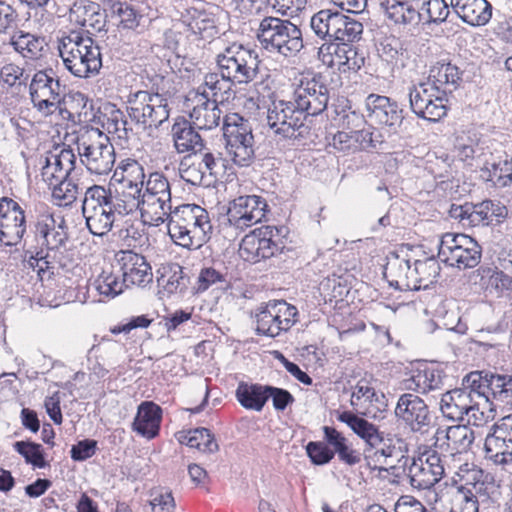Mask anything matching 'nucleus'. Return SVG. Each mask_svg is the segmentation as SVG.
Instances as JSON below:
<instances>
[{
    "label": "nucleus",
    "instance_id": "f257e3e1",
    "mask_svg": "<svg viewBox=\"0 0 512 512\" xmlns=\"http://www.w3.org/2000/svg\"><path fill=\"white\" fill-rule=\"evenodd\" d=\"M460 80L461 72L456 65L436 62L429 70L427 81L410 88L411 110L425 120H440L447 114L446 96L458 87Z\"/></svg>",
    "mask_w": 512,
    "mask_h": 512
},
{
    "label": "nucleus",
    "instance_id": "f03ea898",
    "mask_svg": "<svg viewBox=\"0 0 512 512\" xmlns=\"http://www.w3.org/2000/svg\"><path fill=\"white\" fill-rule=\"evenodd\" d=\"M338 420L347 424L355 434L364 440L366 444L364 459L370 468L387 471L382 467L383 465L393 468L395 467L394 461L401 462L402 459H404L403 465L407 464L408 458H405L401 447L396 446V443H403L402 439L390 435L385 436L377 426L349 411L339 414Z\"/></svg>",
    "mask_w": 512,
    "mask_h": 512
},
{
    "label": "nucleus",
    "instance_id": "7ed1b4c3",
    "mask_svg": "<svg viewBox=\"0 0 512 512\" xmlns=\"http://www.w3.org/2000/svg\"><path fill=\"white\" fill-rule=\"evenodd\" d=\"M462 483L456 488L451 512H498L503 496L500 485L481 469L472 468L459 473Z\"/></svg>",
    "mask_w": 512,
    "mask_h": 512
},
{
    "label": "nucleus",
    "instance_id": "20e7f679",
    "mask_svg": "<svg viewBox=\"0 0 512 512\" xmlns=\"http://www.w3.org/2000/svg\"><path fill=\"white\" fill-rule=\"evenodd\" d=\"M167 230L176 245L198 249L209 240L212 224L204 208L196 204H183L173 210Z\"/></svg>",
    "mask_w": 512,
    "mask_h": 512
},
{
    "label": "nucleus",
    "instance_id": "39448f33",
    "mask_svg": "<svg viewBox=\"0 0 512 512\" xmlns=\"http://www.w3.org/2000/svg\"><path fill=\"white\" fill-rule=\"evenodd\" d=\"M82 214L88 230L95 236L106 235L124 216L131 214L125 205L100 185L88 187L82 202Z\"/></svg>",
    "mask_w": 512,
    "mask_h": 512
},
{
    "label": "nucleus",
    "instance_id": "423d86ee",
    "mask_svg": "<svg viewBox=\"0 0 512 512\" xmlns=\"http://www.w3.org/2000/svg\"><path fill=\"white\" fill-rule=\"evenodd\" d=\"M58 50L65 68L75 77H93L102 67L100 47L82 32L71 31L63 36Z\"/></svg>",
    "mask_w": 512,
    "mask_h": 512
},
{
    "label": "nucleus",
    "instance_id": "0eeeda50",
    "mask_svg": "<svg viewBox=\"0 0 512 512\" xmlns=\"http://www.w3.org/2000/svg\"><path fill=\"white\" fill-rule=\"evenodd\" d=\"M126 111L136 134L140 132L150 134L166 122L170 115L168 100L159 93L145 90H139L127 96Z\"/></svg>",
    "mask_w": 512,
    "mask_h": 512
},
{
    "label": "nucleus",
    "instance_id": "6e6552de",
    "mask_svg": "<svg viewBox=\"0 0 512 512\" xmlns=\"http://www.w3.org/2000/svg\"><path fill=\"white\" fill-rule=\"evenodd\" d=\"M141 221L144 225L158 227L169 221L173 212L171 186L164 174L153 172L148 175L143 194L139 198Z\"/></svg>",
    "mask_w": 512,
    "mask_h": 512
},
{
    "label": "nucleus",
    "instance_id": "1a4fd4ad",
    "mask_svg": "<svg viewBox=\"0 0 512 512\" xmlns=\"http://www.w3.org/2000/svg\"><path fill=\"white\" fill-rule=\"evenodd\" d=\"M81 163L95 175H107L115 163V150L109 137L98 128L81 130L75 141Z\"/></svg>",
    "mask_w": 512,
    "mask_h": 512
},
{
    "label": "nucleus",
    "instance_id": "9d476101",
    "mask_svg": "<svg viewBox=\"0 0 512 512\" xmlns=\"http://www.w3.org/2000/svg\"><path fill=\"white\" fill-rule=\"evenodd\" d=\"M467 383L466 388H456L442 394L440 410L444 417L453 421H466L469 425L480 426L485 422L484 412L479 409L476 399L488 401L485 391Z\"/></svg>",
    "mask_w": 512,
    "mask_h": 512
},
{
    "label": "nucleus",
    "instance_id": "9b49d317",
    "mask_svg": "<svg viewBox=\"0 0 512 512\" xmlns=\"http://www.w3.org/2000/svg\"><path fill=\"white\" fill-rule=\"evenodd\" d=\"M216 64L223 77L234 85H243L257 78L260 59L255 49L232 43L217 54Z\"/></svg>",
    "mask_w": 512,
    "mask_h": 512
},
{
    "label": "nucleus",
    "instance_id": "f8f14e48",
    "mask_svg": "<svg viewBox=\"0 0 512 512\" xmlns=\"http://www.w3.org/2000/svg\"><path fill=\"white\" fill-rule=\"evenodd\" d=\"M222 130L231 160L240 167H248L255 158L254 136L249 121L232 113L223 118Z\"/></svg>",
    "mask_w": 512,
    "mask_h": 512
},
{
    "label": "nucleus",
    "instance_id": "ddd939ff",
    "mask_svg": "<svg viewBox=\"0 0 512 512\" xmlns=\"http://www.w3.org/2000/svg\"><path fill=\"white\" fill-rule=\"evenodd\" d=\"M223 159L209 151L190 153L179 163V174L182 180L194 185L210 187L222 174Z\"/></svg>",
    "mask_w": 512,
    "mask_h": 512
},
{
    "label": "nucleus",
    "instance_id": "4468645a",
    "mask_svg": "<svg viewBox=\"0 0 512 512\" xmlns=\"http://www.w3.org/2000/svg\"><path fill=\"white\" fill-rule=\"evenodd\" d=\"M306 118L293 100L273 101L267 111L269 128L282 139H303L308 133Z\"/></svg>",
    "mask_w": 512,
    "mask_h": 512
},
{
    "label": "nucleus",
    "instance_id": "2eb2a0df",
    "mask_svg": "<svg viewBox=\"0 0 512 512\" xmlns=\"http://www.w3.org/2000/svg\"><path fill=\"white\" fill-rule=\"evenodd\" d=\"M480 245L468 235L446 233L438 246V258L451 267L467 269L476 267L481 260Z\"/></svg>",
    "mask_w": 512,
    "mask_h": 512
},
{
    "label": "nucleus",
    "instance_id": "dca6fc26",
    "mask_svg": "<svg viewBox=\"0 0 512 512\" xmlns=\"http://www.w3.org/2000/svg\"><path fill=\"white\" fill-rule=\"evenodd\" d=\"M297 309L284 300L269 301L256 313V332L261 335L276 337L288 331L296 322Z\"/></svg>",
    "mask_w": 512,
    "mask_h": 512
},
{
    "label": "nucleus",
    "instance_id": "f3484780",
    "mask_svg": "<svg viewBox=\"0 0 512 512\" xmlns=\"http://www.w3.org/2000/svg\"><path fill=\"white\" fill-rule=\"evenodd\" d=\"M29 92L33 106L43 115L53 114L62 101L63 87L52 70L38 71L34 74Z\"/></svg>",
    "mask_w": 512,
    "mask_h": 512
},
{
    "label": "nucleus",
    "instance_id": "a211bd4d",
    "mask_svg": "<svg viewBox=\"0 0 512 512\" xmlns=\"http://www.w3.org/2000/svg\"><path fill=\"white\" fill-rule=\"evenodd\" d=\"M266 201L257 195H244L229 202L226 221L235 230L242 232L259 223L265 217Z\"/></svg>",
    "mask_w": 512,
    "mask_h": 512
},
{
    "label": "nucleus",
    "instance_id": "6ab92c4d",
    "mask_svg": "<svg viewBox=\"0 0 512 512\" xmlns=\"http://www.w3.org/2000/svg\"><path fill=\"white\" fill-rule=\"evenodd\" d=\"M119 173H114V178ZM119 182V190L115 199L119 200L125 208L133 213L139 206V198L143 194V187L146 186L145 173L143 166L135 160H129L121 167Z\"/></svg>",
    "mask_w": 512,
    "mask_h": 512
},
{
    "label": "nucleus",
    "instance_id": "aec40b11",
    "mask_svg": "<svg viewBox=\"0 0 512 512\" xmlns=\"http://www.w3.org/2000/svg\"><path fill=\"white\" fill-rule=\"evenodd\" d=\"M394 413L396 418L413 432L424 433L433 422L428 405L413 393H403L399 396Z\"/></svg>",
    "mask_w": 512,
    "mask_h": 512
},
{
    "label": "nucleus",
    "instance_id": "412c9836",
    "mask_svg": "<svg viewBox=\"0 0 512 512\" xmlns=\"http://www.w3.org/2000/svg\"><path fill=\"white\" fill-rule=\"evenodd\" d=\"M24 209L15 200L0 199V242L5 246H16L26 233Z\"/></svg>",
    "mask_w": 512,
    "mask_h": 512
},
{
    "label": "nucleus",
    "instance_id": "4be33fe9",
    "mask_svg": "<svg viewBox=\"0 0 512 512\" xmlns=\"http://www.w3.org/2000/svg\"><path fill=\"white\" fill-rule=\"evenodd\" d=\"M35 236L48 251L58 252L68 241L66 221L60 214L44 209L39 212L35 223Z\"/></svg>",
    "mask_w": 512,
    "mask_h": 512
},
{
    "label": "nucleus",
    "instance_id": "5701e85b",
    "mask_svg": "<svg viewBox=\"0 0 512 512\" xmlns=\"http://www.w3.org/2000/svg\"><path fill=\"white\" fill-rule=\"evenodd\" d=\"M278 229L271 226L258 228L245 235L240 243L239 255L245 261L257 263L274 256L281 247L273 240Z\"/></svg>",
    "mask_w": 512,
    "mask_h": 512
},
{
    "label": "nucleus",
    "instance_id": "b1692460",
    "mask_svg": "<svg viewBox=\"0 0 512 512\" xmlns=\"http://www.w3.org/2000/svg\"><path fill=\"white\" fill-rule=\"evenodd\" d=\"M445 469L442 459L436 450H429L413 459L408 469L410 484L419 490L430 489L438 483Z\"/></svg>",
    "mask_w": 512,
    "mask_h": 512
},
{
    "label": "nucleus",
    "instance_id": "393cba45",
    "mask_svg": "<svg viewBox=\"0 0 512 512\" xmlns=\"http://www.w3.org/2000/svg\"><path fill=\"white\" fill-rule=\"evenodd\" d=\"M486 458L495 464H512V414L494 424L485 438Z\"/></svg>",
    "mask_w": 512,
    "mask_h": 512
},
{
    "label": "nucleus",
    "instance_id": "a878e982",
    "mask_svg": "<svg viewBox=\"0 0 512 512\" xmlns=\"http://www.w3.org/2000/svg\"><path fill=\"white\" fill-rule=\"evenodd\" d=\"M292 100L306 117L317 116L327 108L329 89L321 79L302 80L295 89Z\"/></svg>",
    "mask_w": 512,
    "mask_h": 512
},
{
    "label": "nucleus",
    "instance_id": "bb28decb",
    "mask_svg": "<svg viewBox=\"0 0 512 512\" xmlns=\"http://www.w3.org/2000/svg\"><path fill=\"white\" fill-rule=\"evenodd\" d=\"M318 57L325 65L344 73L357 71L364 65V57L349 43L324 44L319 48Z\"/></svg>",
    "mask_w": 512,
    "mask_h": 512
},
{
    "label": "nucleus",
    "instance_id": "cd10ccee",
    "mask_svg": "<svg viewBox=\"0 0 512 512\" xmlns=\"http://www.w3.org/2000/svg\"><path fill=\"white\" fill-rule=\"evenodd\" d=\"M218 104L203 93H189L186 107L190 109L189 117L194 127L199 130H212L218 127L222 119V111Z\"/></svg>",
    "mask_w": 512,
    "mask_h": 512
},
{
    "label": "nucleus",
    "instance_id": "c85d7f7f",
    "mask_svg": "<svg viewBox=\"0 0 512 512\" xmlns=\"http://www.w3.org/2000/svg\"><path fill=\"white\" fill-rule=\"evenodd\" d=\"M367 118L371 123L396 131L403 122L402 109L389 97L370 94L365 99Z\"/></svg>",
    "mask_w": 512,
    "mask_h": 512
},
{
    "label": "nucleus",
    "instance_id": "c756f323",
    "mask_svg": "<svg viewBox=\"0 0 512 512\" xmlns=\"http://www.w3.org/2000/svg\"><path fill=\"white\" fill-rule=\"evenodd\" d=\"M117 261L126 287H145L152 282V269L144 256L131 250L120 251Z\"/></svg>",
    "mask_w": 512,
    "mask_h": 512
},
{
    "label": "nucleus",
    "instance_id": "7c9ffc66",
    "mask_svg": "<svg viewBox=\"0 0 512 512\" xmlns=\"http://www.w3.org/2000/svg\"><path fill=\"white\" fill-rule=\"evenodd\" d=\"M434 438L435 448L450 455L466 452L475 439L473 430L466 425L438 428Z\"/></svg>",
    "mask_w": 512,
    "mask_h": 512
},
{
    "label": "nucleus",
    "instance_id": "2f4dec72",
    "mask_svg": "<svg viewBox=\"0 0 512 512\" xmlns=\"http://www.w3.org/2000/svg\"><path fill=\"white\" fill-rule=\"evenodd\" d=\"M76 155L70 148H62L59 152H49L41 169L42 180L51 185L65 180L75 168Z\"/></svg>",
    "mask_w": 512,
    "mask_h": 512
},
{
    "label": "nucleus",
    "instance_id": "473e14b6",
    "mask_svg": "<svg viewBox=\"0 0 512 512\" xmlns=\"http://www.w3.org/2000/svg\"><path fill=\"white\" fill-rule=\"evenodd\" d=\"M466 381L473 386L478 383V388H487L495 400L512 406V376L476 371L467 375Z\"/></svg>",
    "mask_w": 512,
    "mask_h": 512
},
{
    "label": "nucleus",
    "instance_id": "72a5a7b5",
    "mask_svg": "<svg viewBox=\"0 0 512 512\" xmlns=\"http://www.w3.org/2000/svg\"><path fill=\"white\" fill-rule=\"evenodd\" d=\"M107 15L98 3L81 1L75 3L70 10V19L82 27L87 33H95L104 30Z\"/></svg>",
    "mask_w": 512,
    "mask_h": 512
},
{
    "label": "nucleus",
    "instance_id": "f704fd0d",
    "mask_svg": "<svg viewBox=\"0 0 512 512\" xmlns=\"http://www.w3.org/2000/svg\"><path fill=\"white\" fill-rule=\"evenodd\" d=\"M444 378L441 370L424 365L414 370L411 377L404 381V385L407 390L428 394L443 390Z\"/></svg>",
    "mask_w": 512,
    "mask_h": 512
},
{
    "label": "nucleus",
    "instance_id": "c9c22d12",
    "mask_svg": "<svg viewBox=\"0 0 512 512\" xmlns=\"http://www.w3.org/2000/svg\"><path fill=\"white\" fill-rule=\"evenodd\" d=\"M450 5L471 26H483L492 16V6L487 0H451Z\"/></svg>",
    "mask_w": 512,
    "mask_h": 512
},
{
    "label": "nucleus",
    "instance_id": "e433bc0d",
    "mask_svg": "<svg viewBox=\"0 0 512 512\" xmlns=\"http://www.w3.org/2000/svg\"><path fill=\"white\" fill-rule=\"evenodd\" d=\"M162 419V409L154 402H142L133 421L132 428L139 435L152 439L158 435Z\"/></svg>",
    "mask_w": 512,
    "mask_h": 512
},
{
    "label": "nucleus",
    "instance_id": "4c0bfd02",
    "mask_svg": "<svg viewBox=\"0 0 512 512\" xmlns=\"http://www.w3.org/2000/svg\"><path fill=\"white\" fill-rule=\"evenodd\" d=\"M323 431L327 443L332 447L334 455L336 454L341 462L348 466H355L362 461L364 451L360 452L355 449L342 433L329 426H324Z\"/></svg>",
    "mask_w": 512,
    "mask_h": 512
},
{
    "label": "nucleus",
    "instance_id": "58836bf2",
    "mask_svg": "<svg viewBox=\"0 0 512 512\" xmlns=\"http://www.w3.org/2000/svg\"><path fill=\"white\" fill-rule=\"evenodd\" d=\"M420 0H380V7L385 16L395 24H417Z\"/></svg>",
    "mask_w": 512,
    "mask_h": 512
},
{
    "label": "nucleus",
    "instance_id": "ea45409f",
    "mask_svg": "<svg viewBox=\"0 0 512 512\" xmlns=\"http://www.w3.org/2000/svg\"><path fill=\"white\" fill-rule=\"evenodd\" d=\"M412 271L413 267L408 258L393 254L388 258L384 276L390 286L399 290H412Z\"/></svg>",
    "mask_w": 512,
    "mask_h": 512
},
{
    "label": "nucleus",
    "instance_id": "a19ab883",
    "mask_svg": "<svg viewBox=\"0 0 512 512\" xmlns=\"http://www.w3.org/2000/svg\"><path fill=\"white\" fill-rule=\"evenodd\" d=\"M286 25H291V22L276 17H265L260 22L257 38L266 51L270 53L275 52L287 31Z\"/></svg>",
    "mask_w": 512,
    "mask_h": 512
},
{
    "label": "nucleus",
    "instance_id": "79ce46f5",
    "mask_svg": "<svg viewBox=\"0 0 512 512\" xmlns=\"http://www.w3.org/2000/svg\"><path fill=\"white\" fill-rule=\"evenodd\" d=\"M174 147L178 153L203 151V141L188 122H178L172 127Z\"/></svg>",
    "mask_w": 512,
    "mask_h": 512
},
{
    "label": "nucleus",
    "instance_id": "37998d69",
    "mask_svg": "<svg viewBox=\"0 0 512 512\" xmlns=\"http://www.w3.org/2000/svg\"><path fill=\"white\" fill-rule=\"evenodd\" d=\"M102 126L110 134H115L119 139L128 140L136 134L131 120H127L124 113L115 105L105 107Z\"/></svg>",
    "mask_w": 512,
    "mask_h": 512
},
{
    "label": "nucleus",
    "instance_id": "c03bdc74",
    "mask_svg": "<svg viewBox=\"0 0 512 512\" xmlns=\"http://www.w3.org/2000/svg\"><path fill=\"white\" fill-rule=\"evenodd\" d=\"M341 21L342 13L323 9L312 16L310 26L319 38L335 41L338 27L342 25Z\"/></svg>",
    "mask_w": 512,
    "mask_h": 512
},
{
    "label": "nucleus",
    "instance_id": "a18cd8bd",
    "mask_svg": "<svg viewBox=\"0 0 512 512\" xmlns=\"http://www.w3.org/2000/svg\"><path fill=\"white\" fill-rule=\"evenodd\" d=\"M232 82L221 75V73H208L204 77L203 84L196 91L191 93H203L211 101L223 103L231 96Z\"/></svg>",
    "mask_w": 512,
    "mask_h": 512
},
{
    "label": "nucleus",
    "instance_id": "49530a36",
    "mask_svg": "<svg viewBox=\"0 0 512 512\" xmlns=\"http://www.w3.org/2000/svg\"><path fill=\"white\" fill-rule=\"evenodd\" d=\"M176 438L179 443L196 448L203 453H215L219 450L214 435L207 428L180 431L176 434Z\"/></svg>",
    "mask_w": 512,
    "mask_h": 512
},
{
    "label": "nucleus",
    "instance_id": "de8ad7c7",
    "mask_svg": "<svg viewBox=\"0 0 512 512\" xmlns=\"http://www.w3.org/2000/svg\"><path fill=\"white\" fill-rule=\"evenodd\" d=\"M10 44L24 58L37 59L47 47L44 37L19 30L10 38Z\"/></svg>",
    "mask_w": 512,
    "mask_h": 512
},
{
    "label": "nucleus",
    "instance_id": "09e8293b",
    "mask_svg": "<svg viewBox=\"0 0 512 512\" xmlns=\"http://www.w3.org/2000/svg\"><path fill=\"white\" fill-rule=\"evenodd\" d=\"M439 274L440 265L435 258L430 257L422 260H415L411 276L413 279L412 290L428 288L436 281Z\"/></svg>",
    "mask_w": 512,
    "mask_h": 512
},
{
    "label": "nucleus",
    "instance_id": "8fccbe9b",
    "mask_svg": "<svg viewBox=\"0 0 512 512\" xmlns=\"http://www.w3.org/2000/svg\"><path fill=\"white\" fill-rule=\"evenodd\" d=\"M268 385L239 383L236 398L246 409L261 411L267 402Z\"/></svg>",
    "mask_w": 512,
    "mask_h": 512
},
{
    "label": "nucleus",
    "instance_id": "3c124183",
    "mask_svg": "<svg viewBox=\"0 0 512 512\" xmlns=\"http://www.w3.org/2000/svg\"><path fill=\"white\" fill-rule=\"evenodd\" d=\"M371 135L366 130L339 131L333 136L331 145L342 152L356 151L371 145Z\"/></svg>",
    "mask_w": 512,
    "mask_h": 512
},
{
    "label": "nucleus",
    "instance_id": "603ef678",
    "mask_svg": "<svg viewBox=\"0 0 512 512\" xmlns=\"http://www.w3.org/2000/svg\"><path fill=\"white\" fill-rule=\"evenodd\" d=\"M481 178L492 182L497 187H507L512 184V158L493 163H486L481 169Z\"/></svg>",
    "mask_w": 512,
    "mask_h": 512
},
{
    "label": "nucleus",
    "instance_id": "864d4df0",
    "mask_svg": "<svg viewBox=\"0 0 512 512\" xmlns=\"http://www.w3.org/2000/svg\"><path fill=\"white\" fill-rule=\"evenodd\" d=\"M419 21L426 23H441L449 15V6L445 0H421V5L417 7Z\"/></svg>",
    "mask_w": 512,
    "mask_h": 512
},
{
    "label": "nucleus",
    "instance_id": "5fc2aeb1",
    "mask_svg": "<svg viewBox=\"0 0 512 512\" xmlns=\"http://www.w3.org/2000/svg\"><path fill=\"white\" fill-rule=\"evenodd\" d=\"M287 31L283 35L274 53L284 57L297 55L303 48V38L301 30L293 23L286 25Z\"/></svg>",
    "mask_w": 512,
    "mask_h": 512
},
{
    "label": "nucleus",
    "instance_id": "6e6d98bb",
    "mask_svg": "<svg viewBox=\"0 0 512 512\" xmlns=\"http://www.w3.org/2000/svg\"><path fill=\"white\" fill-rule=\"evenodd\" d=\"M111 12L112 18L116 20V25L120 29L135 30L142 19V15L127 3L113 4Z\"/></svg>",
    "mask_w": 512,
    "mask_h": 512
},
{
    "label": "nucleus",
    "instance_id": "4d7b16f0",
    "mask_svg": "<svg viewBox=\"0 0 512 512\" xmlns=\"http://www.w3.org/2000/svg\"><path fill=\"white\" fill-rule=\"evenodd\" d=\"M93 286L100 295L112 298L121 294L126 287L123 278L105 270L94 280Z\"/></svg>",
    "mask_w": 512,
    "mask_h": 512
},
{
    "label": "nucleus",
    "instance_id": "13d9d810",
    "mask_svg": "<svg viewBox=\"0 0 512 512\" xmlns=\"http://www.w3.org/2000/svg\"><path fill=\"white\" fill-rule=\"evenodd\" d=\"M477 149V139L467 132L456 133L453 141V151L455 156L463 161L468 162L475 157Z\"/></svg>",
    "mask_w": 512,
    "mask_h": 512
},
{
    "label": "nucleus",
    "instance_id": "bf43d9fd",
    "mask_svg": "<svg viewBox=\"0 0 512 512\" xmlns=\"http://www.w3.org/2000/svg\"><path fill=\"white\" fill-rule=\"evenodd\" d=\"M13 448L24 457L27 463L34 467L44 468L47 466L40 444L30 441H17L13 444Z\"/></svg>",
    "mask_w": 512,
    "mask_h": 512
},
{
    "label": "nucleus",
    "instance_id": "052dcab7",
    "mask_svg": "<svg viewBox=\"0 0 512 512\" xmlns=\"http://www.w3.org/2000/svg\"><path fill=\"white\" fill-rule=\"evenodd\" d=\"M49 187L52 189V197L59 206H67L72 204L78 195V185L68 178L57 181Z\"/></svg>",
    "mask_w": 512,
    "mask_h": 512
},
{
    "label": "nucleus",
    "instance_id": "680f3d73",
    "mask_svg": "<svg viewBox=\"0 0 512 512\" xmlns=\"http://www.w3.org/2000/svg\"><path fill=\"white\" fill-rule=\"evenodd\" d=\"M342 25L338 27V33L335 41L337 43H349L359 40L363 33V25L361 22L342 14Z\"/></svg>",
    "mask_w": 512,
    "mask_h": 512
},
{
    "label": "nucleus",
    "instance_id": "e2e57ef3",
    "mask_svg": "<svg viewBox=\"0 0 512 512\" xmlns=\"http://www.w3.org/2000/svg\"><path fill=\"white\" fill-rule=\"evenodd\" d=\"M149 503L152 512H174L176 508L172 492L164 487H157L150 491Z\"/></svg>",
    "mask_w": 512,
    "mask_h": 512
},
{
    "label": "nucleus",
    "instance_id": "0e129e2a",
    "mask_svg": "<svg viewBox=\"0 0 512 512\" xmlns=\"http://www.w3.org/2000/svg\"><path fill=\"white\" fill-rule=\"evenodd\" d=\"M494 206L495 204L491 200H486L473 205L474 209H472L470 213V225H488L492 219V216H500L501 213H495Z\"/></svg>",
    "mask_w": 512,
    "mask_h": 512
},
{
    "label": "nucleus",
    "instance_id": "69168bd1",
    "mask_svg": "<svg viewBox=\"0 0 512 512\" xmlns=\"http://www.w3.org/2000/svg\"><path fill=\"white\" fill-rule=\"evenodd\" d=\"M306 451L312 463L316 465H324L334 457L332 449L323 442H309Z\"/></svg>",
    "mask_w": 512,
    "mask_h": 512
},
{
    "label": "nucleus",
    "instance_id": "338daca9",
    "mask_svg": "<svg viewBox=\"0 0 512 512\" xmlns=\"http://www.w3.org/2000/svg\"><path fill=\"white\" fill-rule=\"evenodd\" d=\"M158 281L168 293L182 292L186 287L183 271L179 265H175L174 269L171 268L169 276L163 274Z\"/></svg>",
    "mask_w": 512,
    "mask_h": 512
},
{
    "label": "nucleus",
    "instance_id": "774afa93",
    "mask_svg": "<svg viewBox=\"0 0 512 512\" xmlns=\"http://www.w3.org/2000/svg\"><path fill=\"white\" fill-rule=\"evenodd\" d=\"M268 4L278 13L294 16L305 8L306 0H267Z\"/></svg>",
    "mask_w": 512,
    "mask_h": 512
}]
</instances>
